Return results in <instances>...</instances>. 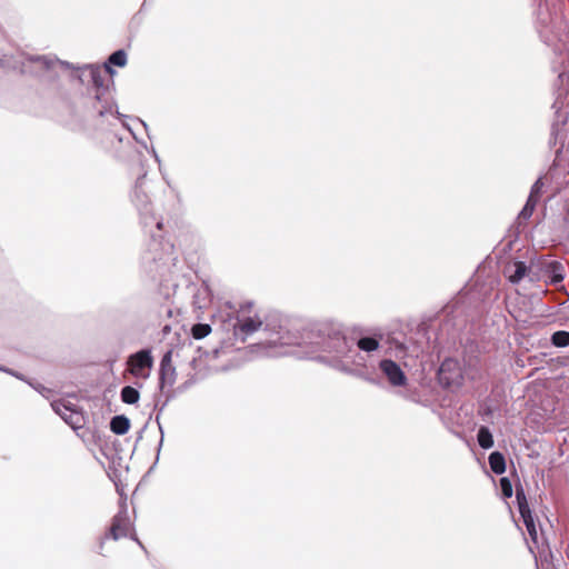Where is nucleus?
Masks as SVG:
<instances>
[{
	"label": "nucleus",
	"instance_id": "f257e3e1",
	"mask_svg": "<svg viewBox=\"0 0 569 569\" xmlns=\"http://www.w3.org/2000/svg\"><path fill=\"white\" fill-rule=\"evenodd\" d=\"M270 347L301 346L311 349V352L325 351L335 355L333 368L346 375L373 382L365 373L366 358L355 349V340L348 338L339 328H309L291 330L280 326L268 340Z\"/></svg>",
	"mask_w": 569,
	"mask_h": 569
},
{
	"label": "nucleus",
	"instance_id": "f03ea898",
	"mask_svg": "<svg viewBox=\"0 0 569 569\" xmlns=\"http://www.w3.org/2000/svg\"><path fill=\"white\" fill-rule=\"evenodd\" d=\"M78 78L80 82L87 86L84 96V106L89 117L104 118L107 116L121 117L122 114L116 110V101L113 89L106 83L107 73L112 74L114 71L109 64L102 70L98 66L86 64L78 68Z\"/></svg>",
	"mask_w": 569,
	"mask_h": 569
},
{
	"label": "nucleus",
	"instance_id": "7ed1b4c3",
	"mask_svg": "<svg viewBox=\"0 0 569 569\" xmlns=\"http://www.w3.org/2000/svg\"><path fill=\"white\" fill-rule=\"evenodd\" d=\"M56 64L64 68H72L69 62L60 61L51 56H29L19 53L18 56H3L0 58V68L17 71L20 74H38L43 70H51Z\"/></svg>",
	"mask_w": 569,
	"mask_h": 569
},
{
	"label": "nucleus",
	"instance_id": "20e7f679",
	"mask_svg": "<svg viewBox=\"0 0 569 569\" xmlns=\"http://www.w3.org/2000/svg\"><path fill=\"white\" fill-rule=\"evenodd\" d=\"M149 189L147 174L143 173L134 183L131 200L139 212L143 227L151 228L154 226L157 231H160L162 229V220L154 213Z\"/></svg>",
	"mask_w": 569,
	"mask_h": 569
},
{
	"label": "nucleus",
	"instance_id": "39448f33",
	"mask_svg": "<svg viewBox=\"0 0 569 569\" xmlns=\"http://www.w3.org/2000/svg\"><path fill=\"white\" fill-rule=\"evenodd\" d=\"M129 372L139 379H147L153 366V358L149 349L139 350L128 357L127 360Z\"/></svg>",
	"mask_w": 569,
	"mask_h": 569
},
{
	"label": "nucleus",
	"instance_id": "423d86ee",
	"mask_svg": "<svg viewBox=\"0 0 569 569\" xmlns=\"http://www.w3.org/2000/svg\"><path fill=\"white\" fill-rule=\"evenodd\" d=\"M516 499H517V503H518V509H519L520 516H521L522 521H523V523L526 526L528 535L531 538V540L535 543H537V541H538V529H537V526H536V522H535V518H533L532 511L529 508V505H528V501H527V498H526V495H525V491H523L522 488L521 489H519V488L516 489Z\"/></svg>",
	"mask_w": 569,
	"mask_h": 569
},
{
	"label": "nucleus",
	"instance_id": "0eeeda50",
	"mask_svg": "<svg viewBox=\"0 0 569 569\" xmlns=\"http://www.w3.org/2000/svg\"><path fill=\"white\" fill-rule=\"evenodd\" d=\"M379 369L392 387H403L407 385V376L396 361L382 359L379 362Z\"/></svg>",
	"mask_w": 569,
	"mask_h": 569
},
{
	"label": "nucleus",
	"instance_id": "6e6552de",
	"mask_svg": "<svg viewBox=\"0 0 569 569\" xmlns=\"http://www.w3.org/2000/svg\"><path fill=\"white\" fill-rule=\"evenodd\" d=\"M51 407L72 429L81 427L82 417L71 403L64 400H54L51 402Z\"/></svg>",
	"mask_w": 569,
	"mask_h": 569
},
{
	"label": "nucleus",
	"instance_id": "1a4fd4ad",
	"mask_svg": "<svg viewBox=\"0 0 569 569\" xmlns=\"http://www.w3.org/2000/svg\"><path fill=\"white\" fill-rule=\"evenodd\" d=\"M132 525L126 507H123L112 519L110 527V537L113 540H118L122 537H127Z\"/></svg>",
	"mask_w": 569,
	"mask_h": 569
},
{
	"label": "nucleus",
	"instance_id": "9d476101",
	"mask_svg": "<svg viewBox=\"0 0 569 569\" xmlns=\"http://www.w3.org/2000/svg\"><path fill=\"white\" fill-rule=\"evenodd\" d=\"M439 377L448 386L458 383L461 378L458 362L453 359H446L439 368Z\"/></svg>",
	"mask_w": 569,
	"mask_h": 569
},
{
	"label": "nucleus",
	"instance_id": "9b49d317",
	"mask_svg": "<svg viewBox=\"0 0 569 569\" xmlns=\"http://www.w3.org/2000/svg\"><path fill=\"white\" fill-rule=\"evenodd\" d=\"M176 381V368L172 366V352L167 351L160 361V385L171 387Z\"/></svg>",
	"mask_w": 569,
	"mask_h": 569
},
{
	"label": "nucleus",
	"instance_id": "f8f14e48",
	"mask_svg": "<svg viewBox=\"0 0 569 569\" xmlns=\"http://www.w3.org/2000/svg\"><path fill=\"white\" fill-rule=\"evenodd\" d=\"M261 326L262 321L259 318L246 317L234 326V335L244 341L248 336L258 331Z\"/></svg>",
	"mask_w": 569,
	"mask_h": 569
},
{
	"label": "nucleus",
	"instance_id": "ddd939ff",
	"mask_svg": "<svg viewBox=\"0 0 569 569\" xmlns=\"http://www.w3.org/2000/svg\"><path fill=\"white\" fill-rule=\"evenodd\" d=\"M381 338V335L360 336L357 340H355V349L357 348L358 352L362 351L370 355L380 348Z\"/></svg>",
	"mask_w": 569,
	"mask_h": 569
},
{
	"label": "nucleus",
	"instance_id": "4468645a",
	"mask_svg": "<svg viewBox=\"0 0 569 569\" xmlns=\"http://www.w3.org/2000/svg\"><path fill=\"white\" fill-rule=\"evenodd\" d=\"M130 428V420L123 415L114 416L110 421V430L119 436L128 432Z\"/></svg>",
	"mask_w": 569,
	"mask_h": 569
},
{
	"label": "nucleus",
	"instance_id": "2eb2a0df",
	"mask_svg": "<svg viewBox=\"0 0 569 569\" xmlns=\"http://www.w3.org/2000/svg\"><path fill=\"white\" fill-rule=\"evenodd\" d=\"M488 462L490 469L496 475H502L506 471V460L501 452L493 451L489 455Z\"/></svg>",
	"mask_w": 569,
	"mask_h": 569
},
{
	"label": "nucleus",
	"instance_id": "dca6fc26",
	"mask_svg": "<svg viewBox=\"0 0 569 569\" xmlns=\"http://www.w3.org/2000/svg\"><path fill=\"white\" fill-rule=\"evenodd\" d=\"M149 232H150L151 238H152V241H151V244H150V253L147 254L143 259L147 260V261L152 260L153 262H157L158 260H163V256L157 253L158 248L160 246H162V243L159 240L161 237L156 234L152 229H150Z\"/></svg>",
	"mask_w": 569,
	"mask_h": 569
},
{
	"label": "nucleus",
	"instance_id": "f3484780",
	"mask_svg": "<svg viewBox=\"0 0 569 569\" xmlns=\"http://www.w3.org/2000/svg\"><path fill=\"white\" fill-rule=\"evenodd\" d=\"M120 398L123 403L136 405L140 399V392L134 387L126 386L120 391Z\"/></svg>",
	"mask_w": 569,
	"mask_h": 569
},
{
	"label": "nucleus",
	"instance_id": "a211bd4d",
	"mask_svg": "<svg viewBox=\"0 0 569 569\" xmlns=\"http://www.w3.org/2000/svg\"><path fill=\"white\" fill-rule=\"evenodd\" d=\"M477 440L482 449H490L493 446V437L488 427L481 426L477 433Z\"/></svg>",
	"mask_w": 569,
	"mask_h": 569
},
{
	"label": "nucleus",
	"instance_id": "6ab92c4d",
	"mask_svg": "<svg viewBox=\"0 0 569 569\" xmlns=\"http://www.w3.org/2000/svg\"><path fill=\"white\" fill-rule=\"evenodd\" d=\"M551 343L558 348H565L569 346V332L559 330L552 333Z\"/></svg>",
	"mask_w": 569,
	"mask_h": 569
},
{
	"label": "nucleus",
	"instance_id": "aec40b11",
	"mask_svg": "<svg viewBox=\"0 0 569 569\" xmlns=\"http://www.w3.org/2000/svg\"><path fill=\"white\" fill-rule=\"evenodd\" d=\"M527 266L522 261L515 262V271L509 276V281L512 283H518L526 276Z\"/></svg>",
	"mask_w": 569,
	"mask_h": 569
},
{
	"label": "nucleus",
	"instance_id": "412c9836",
	"mask_svg": "<svg viewBox=\"0 0 569 569\" xmlns=\"http://www.w3.org/2000/svg\"><path fill=\"white\" fill-rule=\"evenodd\" d=\"M109 64L117 67H124L127 64V53L124 50L120 49L112 52L108 58Z\"/></svg>",
	"mask_w": 569,
	"mask_h": 569
},
{
	"label": "nucleus",
	"instance_id": "4be33fe9",
	"mask_svg": "<svg viewBox=\"0 0 569 569\" xmlns=\"http://www.w3.org/2000/svg\"><path fill=\"white\" fill-rule=\"evenodd\" d=\"M537 203H538V202H537L536 200H532V199H529V198H528V199H527V202H526V204H525V207H523V208H522V210L519 212L518 218H519V219H522V220H527V219H529V218L532 216L533 210H535V208H536Z\"/></svg>",
	"mask_w": 569,
	"mask_h": 569
},
{
	"label": "nucleus",
	"instance_id": "5701e85b",
	"mask_svg": "<svg viewBox=\"0 0 569 569\" xmlns=\"http://www.w3.org/2000/svg\"><path fill=\"white\" fill-rule=\"evenodd\" d=\"M211 332L209 325L198 323L192 327V336L196 339H202Z\"/></svg>",
	"mask_w": 569,
	"mask_h": 569
},
{
	"label": "nucleus",
	"instance_id": "b1692460",
	"mask_svg": "<svg viewBox=\"0 0 569 569\" xmlns=\"http://www.w3.org/2000/svg\"><path fill=\"white\" fill-rule=\"evenodd\" d=\"M542 188H543V182H542V179L539 178L531 187V190H530V193H529V199H532V200H536L537 202L539 201V198L541 196V192H542Z\"/></svg>",
	"mask_w": 569,
	"mask_h": 569
},
{
	"label": "nucleus",
	"instance_id": "393cba45",
	"mask_svg": "<svg viewBox=\"0 0 569 569\" xmlns=\"http://www.w3.org/2000/svg\"><path fill=\"white\" fill-rule=\"evenodd\" d=\"M499 485H500L502 496L505 498H510L512 496L513 490H512V485H511V481L509 480V478H507V477L500 478Z\"/></svg>",
	"mask_w": 569,
	"mask_h": 569
},
{
	"label": "nucleus",
	"instance_id": "a878e982",
	"mask_svg": "<svg viewBox=\"0 0 569 569\" xmlns=\"http://www.w3.org/2000/svg\"><path fill=\"white\" fill-rule=\"evenodd\" d=\"M28 385L47 399H49L52 396V390L42 386L39 382L28 381Z\"/></svg>",
	"mask_w": 569,
	"mask_h": 569
},
{
	"label": "nucleus",
	"instance_id": "bb28decb",
	"mask_svg": "<svg viewBox=\"0 0 569 569\" xmlns=\"http://www.w3.org/2000/svg\"><path fill=\"white\" fill-rule=\"evenodd\" d=\"M3 372H6L8 375H11V376L16 377L17 379L22 380V381H24L27 383L29 381L22 373H20L18 371H14V370H12L10 368L4 367Z\"/></svg>",
	"mask_w": 569,
	"mask_h": 569
},
{
	"label": "nucleus",
	"instance_id": "cd10ccee",
	"mask_svg": "<svg viewBox=\"0 0 569 569\" xmlns=\"http://www.w3.org/2000/svg\"><path fill=\"white\" fill-rule=\"evenodd\" d=\"M563 280V274L561 272L555 271L551 278L552 283H558Z\"/></svg>",
	"mask_w": 569,
	"mask_h": 569
},
{
	"label": "nucleus",
	"instance_id": "c85d7f7f",
	"mask_svg": "<svg viewBox=\"0 0 569 569\" xmlns=\"http://www.w3.org/2000/svg\"><path fill=\"white\" fill-rule=\"evenodd\" d=\"M156 421H157V422H158V425H159V429H160L161 435H163L162 427H161V425H160V416H159V415H157V416H156ZM162 441H163V436H161V440H160V443H159V448L161 447Z\"/></svg>",
	"mask_w": 569,
	"mask_h": 569
},
{
	"label": "nucleus",
	"instance_id": "c756f323",
	"mask_svg": "<svg viewBox=\"0 0 569 569\" xmlns=\"http://www.w3.org/2000/svg\"><path fill=\"white\" fill-rule=\"evenodd\" d=\"M166 247H167V249H168V250H171V249H172V246H171V244H169V243H167V244H166Z\"/></svg>",
	"mask_w": 569,
	"mask_h": 569
},
{
	"label": "nucleus",
	"instance_id": "7c9ffc66",
	"mask_svg": "<svg viewBox=\"0 0 569 569\" xmlns=\"http://www.w3.org/2000/svg\"><path fill=\"white\" fill-rule=\"evenodd\" d=\"M132 539H134L138 542V545L142 547L141 541H139L136 537H132Z\"/></svg>",
	"mask_w": 569,
	"mask_h": 569
},
{
	"label": "nucleus",
	"instance_id": "2f4dec72",
	"mask_svg": "<svg viewBox=\"0 0 569 569\" xmlns=\"http://www.w3.org/2000/svg\"><path fill=\"white\" fill-rule=\"evenodd\" d=\"M4 370V367L0 365V371H3Z\"/></svg>",
	"mask_w": 569,
	"mask_h": 569
}]
</instances>
